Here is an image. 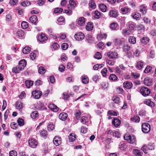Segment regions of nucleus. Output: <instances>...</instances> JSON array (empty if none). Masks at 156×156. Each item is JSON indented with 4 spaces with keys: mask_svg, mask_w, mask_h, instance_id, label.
Instances as JSON below:
<instances>
[{
    "mask_svg": "<svg viewBox=\"0 0 156 156\" xmlns=\"http://www.w3.org/2000/svg\"><path fill=\"white\" fill-rule=\"evenodd\" d=\"M129 27L132 30H134L135 28L136 24L135 23L132 22H129L128 23Z\"/></svg>",
    "mask_w": 156,
    "mask_h": 156,
    "instance_id": "e433bc0d",
    "label": "nucleus"
},
{
    "mask_svg": "<svg viewBox=\"0 0 156 156\" xmlns=\"http://www.w3.org/2000/svg\"><path fill=\"white\" fill-rule=\"evenodd\" d=\"M112 100L114 103L116 104H119L121 102L120 98L117 96H113Z\"/></svg>",
    "mask_w": 156,
    "mask_h": 156,
    "instance_id": "5701e85b",
    "label": "nucleus"
},
{
    "mask_svg": "<svg viewBox=\"0 0 156 156\" xmlns=\"http://www.w3.org/2000/svg\"><path fill=\"white\" fill-rule=\"evenodd\" d=\"M12 70L13 73H19L20 71H22V70H21L18 66L14 67L12 68Z\"/></svg>",
    "mask_w": 156,
    "mask_h": 156,
    "instance_id": "37998d69",
    "label": "nucleus"
},
{
    "mask_svg": "<svg viewBox=\"0 0 156 156\" xmlns=\"http://www.w3.org/2000/svg\"><path fill=\"white\" fill-rule=\"evenodd\" d=\"M140 11L143 15H144L147 12V9L145 6L141 5L140 7Z\"/></svg>",
    "mask_w": 156,
    "mask_h": 156,
    "instance_id": "c756f323",
    "label": "nucleus"
},
{
    "mask_svg": "<svg viewBox=\"0 0 156 156\" xmlns=\"http://www.w3.org/2000/svg\"><path fill=\"white\" fill-rule=\"evenodd\" d=\"M10 126L11 128L13 129H16L17 128V125L15 122H12Z\"/></svg>",
    "mask_w": 156,
    "mask_h": 156,
    "instance_id": "0e129e2a",
    "label": "nucleus"
},
{
    "mask_svg": "<svg viewBox=\"0 0 156 156\" xmlns=\"http://www.w3.org/2000/svg\"><path fill=\"white\" fill-rule=\"evenodd\" d=\"M53 143L56 146L60 145L61 144V138L58 136H55L53 139Z\"/></svg>",
    "mask_w": 156,
    "mask_h": 156,
    "instance_id": "423d86ee",
    "label": "nucleus"
},
{
    "mask_svg": "<svg viewBox=\"0 0 156 156\" xmlns=\"http://www.w3.org/2000/svg\"><path fill=\"white\" fill-rule=\"evenodd\" d=\"M140 92L142 95L146 97L148 96L151 93L150 90L147 87H142L140 90Z\"/></svg>",
    "mask_w": 156,
    "mask_h": 156,
    "instance_id": "7ed1b4c3",
    "label": "nucleus"
},
{
    "mask_svg": "<svg viewBox=\"0 0 156 156\" xmlns=\"http://www.w3.org/2000/svg\"><path fill=\"white\" fill-rule=\"evenodd\" d=\"M16 107L17 109L20 110L23 108V103L20 101H17L15 104Z\"/></svg>",
    "mask_w": 156,
    "mask_h": 156,
    "instance_id": "6ab92c4d",
    "label": "nucleus"
},
{
    "mask_svg": "<svg viewBox=\"0 0 156 156\" xmlns=\"http://www.w3.org/2000/svg\"><path fill=\"white\" fill-rule=\"evenodd\" d=\"M84 35L81 32L78 33L75 35V37L77 41H81L84 37Z\"/></svg>",
    "mask_w": 156,
    "mask_h": 156,
    "instance_id": "1a4fd4ad",
    "label": "nucleus"
},
{
    "mask_svg": "<svg viewBox=\"0 0 156 156\" xmlns=\"http://www.w3.org/2000/svg\"><path fill=\"white\" fill-rule=\"evenodd\" d=\"M48 39V38L46 37L45 35L43 33L39 35L38 37V39L40 42H43Z\"/></svg>",
    "mask_w": 156,
    "mask_h": 156,
    "instance_id": "9d476101",
    "label": "nucleus"
},
{
    "mask_svg": "<svg viewBox=\"0 0 156 156\" xmlns=\"http://www.w3.org/2000/svg\"><path fill=\"white\" fill-rule=\"evenodd\" d=\"M130 49V47L127 44H125L123 47V49L125 52L128 51Z\"/></svg>",
    "mask_w": 156,
    "mask_h": 156,
    "instance_id": "3c124183",
    "label": "nucleus"
},
{
    "mask_svg": "<svg viewBox=\"0 0 156 156\" xmlns=\"http://www.w3.org/2000/svg\"><path fill=\"white\" fill-rule=\"evenodd\" d=\"M140 17V14L138 13H136L135 14L132 16L133 18L137 20H139Z\"/></svg>",
    "mask_w": 156,
    "mask_h": 156,
    "instance_id": "a18cd8bd",
    "label": "nucleus"
},
{
    "mask_svg": "<svg viewBox=\"0 0 156 156\" xmlns=\"http://www.w3.org/2000/svg\"><path fill=\"white\" fill-rule=\"evenodd\" d=\"M99 8L102 12H105L106 11V6L103 4H101L100 5Z\"/></svg>",
    "mask_w": 156,
    "mask_h": 156,
    "instance_id": "a19ab883",
    "label": "nucleus"
},
{
    "mask_svg": "<svg viewBox=\"0 0 156 156\" xmlns=\"http://www.w3.org/2000/svg\"><path fill=\"white\" fill-rule=\"evenodd\" d=\"M62 10L63 9L61 8H56L55 9L54 12L55 13H60Z\"/></svg>",
    "mask_w": 156,
    "mask_h": 156,
    "instance_id": "69168bd1",
    "label": "nucleus"
},
{
    "mask_svg": "<svg viewBox=\"0 0 156 156\" xmlns=\"http://www.w3.org/2000/svg\"><path fill=\"white\" fill-rule=\"evenodd\" d=\"M141 128L142 132L145 133H149L151 129V126L147 123H143L141 125Z\"/></svg>",
    "mask_w": 156,
    "mask_h": 156,
    "instance_id": "f03ea898",
    "label": "nucleus"
},
{
    "mask_svg": "<svg viewBox=\"0 0 156 156\" xmlns=\"http://www.w3.org/2000/svg\"><path fill=\"white\" fill-rule=\"evenodd\" d=\"M121 121L117 118H115L112 122V124L115 127H117L121 124Z\"/></svg>",
    "mask_w": 156,
    "mask_h": 156,
    "instance_id": "f8f14e48",
    "label": "nucleus"
},
{
    "mask_svg": "<svg viewBox=\"0 0 156 156\" xmlns=\"http://www.w3.org/2000/svg\"><path fill=\"white\" fill-rule=\"evenodd\" d=\"M50 108L54 112H57L58 110V108L54 104H51L50 105Z\"/></svg>",
    "mask_w": 156,
    "mask_h": 156,
    "instance_id": "4c0bfd02",
    "label": "nucleus"
},
{
    "mask_svg": "<svg viewBox=\"0 0 156 156\" xmlns=\"http://www.w3.org/2000/svg\"><path fill=\"white\" fill-rule=\"evenodd\" d=\"M21 5L23 6H29L30 5V2L29 1L23 2L21 3Z\"/></svg>",
    "mask_w": 156,
    "mask_h": 156,
    "instance_id": "09e8293b",
    "label": "nucleus"
},
{
    "mask_svg": "<svg viewBox=\"0 0 156 156\" xmlns=\"http://www.w3.org/2000/svg\"><path fill=\"white\" fill-rule=\"evenodd\" d=\"M30 48L28 47H26L23 49V52L24 54H28L30 51Z\"/></svg>",
    "mask_w": 156,
    "mask_h": 156,
    "instance_id": "ea45409f",
    "label": "nucleus"
},
{
    "mask_svg": "<svg viewBox=\"0 0 156 156\" xmlns=\"http://www.w3.org/2000/svg\"><path fill=\"white\" fill-rule=\"evenodd\" d=\"M109 15L110 17H116L117 16V12L113 10H111L109 11Z\"/></svg>",
    "mask_w": 156,
    "mask_h": 156,
    "instance_id": "7c9ffc66",
    "label": "nucleus"
},
{
    "mask_svg": "<svg viewBox=\"0 0 156 156\" xmlns=\"http://www.w3.org/2000/svg\"><path fill=\"white\" fill-rule=\"evenodd\" d=\"M26 86L28 88H30L33 84V82L31 80H27L25 82Z\"/></svg>",
    "mask_w": 156,
    "mask_h": 156,
    "instance_id": "c9c22d12",
    "label": "nucleus"
},
{
    "mask_svg": "<svg viewBox=\"0 0 156 156\" xmlns=\"http://www.w3.org/2000/svg\"><path fill=\"white\" fill-rule=\"evenodd\" d=\"M85 39L89 43H92L94 41V38L91 35L87 34L85 37Z\"/></svg>",
    "mask_w": 156,
    "mask_h": 156,
    "instance_id": "4468645a",
    "label": "nucleus"
},
{
    "mask_svg": "<svg viewBox=\"0 0 156 156\" xmlns=\"http://www.w3.org/2000/svg\"><path fill=\"white\" fill-rule=\"evenodd\" d=\"M33 96L36 99L39 98L42 95V92L38 90L33 91L32 93Z\"/></svg>",
    "mask_w": 156,
    "mask_h": 156,
    "instance_id": "39448f33",
    "label": "nucleus"
},
{
    "mask_svg": "<svg viewBox=\"0 0 156 156\" xmlns=\"http://www.w3.org/2000/svg\"><path fill=\"white\" fill-rule=\"evenodd\" d=\"M94 14V17L95 18H97V19H98L99 18V17L101 16V14H100V13L98 11H95Z\"/></svg>",
    "mask_w": 156,
    "mask_h": 156,
    "instance_id": "4d7b16f0",
    "label": "nucleus"
},
{
    "mask_svg": "<svg viewBox=\"0 0 156 156\" xmlns=\"http://www.w3.org/2000/svg\"><path fill=\"white\" fill-rule=\"evenodd\" d=\"M85 22V18L83 17H81L79 19L77 23L80 26H82L84 25Z\"/></svg>",
    "mask_w": 156,
    "mask_h": 156,
    "instance_id": "f3484780",
    "label": "nucleus"
},
{
    "mask_svg": "<svg viewBox=\"0 0 156 156\" xmlns=\"http://www.w3.org/2000/svg\"><path fill=\"white\" fill-rule=\"evenodd\" d=\"M144 83L147 86H151L152 85L151 80L149 77H146L144 79Z\"/></svg>",
    "mask_w": 156,
    "mask_h": 156,
    "instance_id": "dca6fc26",
    "label": "nucleus"
},
{
    "mask_svg": "<svg viewBox=\"0 0 156 156\" xmlns=\"http://www.w3.org/2000/svg\"><path fill=\"white\" fill-rule=\"evenodd\" d=\"M90 121V119L89 118H87L85 116H83L82 117L80 121L83 124H87Z\"/></svg>",
    "mask_w": 156,
    "mask_h": 156,
    "instance_id": "a211bd4d",
    "label": "nucleus"
},
{
    "mask_svg": "<svg viewBox=\"0 0 156 156\" xmlns=\"http://www.w3.org/2000/svg\"><path fill=\"white\" fill-rule=\"evenodd\" d=\"M113 42L115 45L121 44H122V41L120 39H119L116 38L114 40Z\"/></svg>",
    "mask_w": 156,
    "mask_h": 156,
    "instance_id": "6e6d98bb",
    "label": "nucleus"
},
{
    "mask_svg": "<svg viewBox=\"0 0 156 156\" xmlns=\"http://www.w3.org/2000/svg\"><path fill=\"white\" fill-rule=\"evenodd\" d=\"M110 28L112 30H117L118 29V24L116 23H112L110 24Z\"/></svg>",
    "mask_w": 156,
    "mask_h": 156,
    "instance_id": "473e14b6",
    "label": "nucleus"
},
{
    "mask_svg": "<svg viewBox=\"0 0 156 156\" xmlns=\"http://www.w3.org/2000/svg\"><path fill=\"white\" fill-rule=\"evenodd\" d=\"M97 47L100 49H103L104 48V44L102 42H99L97 45Z\"/></svg>",
    "mask_w": 156,
    "mask_h": 156,
    "instance_id": "13d9d810",
    "label": "nucleus"
},
{
    "mask_svg": "<svg viewBox=\"0 0 156 156\" xmlns=\"http://www.w3.org/2000/svg\"><path fill=\"white\" fill-rule=\"evenodd\" d=\"M37 21V17L35 15H33L30 18L29 22L32 23H35Z\"/></svg>",
    "mask_w": 156,
    "mask_h": 156,
    "instance_id": "c85d7f7f",
    "label": "nucleus"
},
{
    "mask_svg": "<svg viewBox=\"0 0 156 156\" xmlns=\"http://www.w3.org/2000/svg\"><path fill=\"white\" fill-rule=\"evenodd\" d=\"M108 114L112 115L115 116H117L118 114V112L117 111H115L113 110H110L108 111Z\"/></svg>",
    "mask_w": 156,
    "mask_h": 156,
    "instance_id": "f704fd0d",
    "label": "nucleus"
},
{
    "mask_svg": "<svg viewBox=\"0 0 156 156\" xmlns=\"http://www.w3.org/2000/svg\"><path fill=\"white\" fill-rule=\"evenodd\" d=\"M127 147L126 144L123 142H121L119 144V148L122 151H125Z\"/></svg>",
    "mask_w": 156,
    "mask_h": 156,
    "instance_id": "aec40b11",
    "label": "nucleus"
},
{
    "mask_svg": "<svg viewBox=\"0 0 156 156\" xmlns=\"http://www.w3.org/2000/svg\"><path fill=\"white\" fill-rule=\"evenodd\" d=\"M38 116V112L37 111L33 112L31 113L30 116L33 119H36Z\"/></svg>",
    "mask_w": 156,
    "mask_h": 156,
    "instance_id": "2f4dec72",
    "label": "nucleus"
},
{
    "mask_svg": "<svg viewBox=\"0 0 156 156\" xmlns=\"http://www.w3.org/2000/svg\"><path fill=\"white\" fill-rule=\"evenodd\" d=\"M89 7L92 9H94L96 7V5L94 1L90 0L89 3Z\"/></svg>",
    "mask_w": 156,
    "mask_h": 156,
    "instance_id": "79ce46f5",
    "label": "nucleus"
},
{
    "mask_svg": "<svg viewBox=\"0 0 156 156\" xmlns=\"http://www.w3.org/2000/svg\"><path fill=\"white\" fill-rule=\"evenodd\" d=\"M94 57L95 58L100 59L102 58V55L99 52H97L94 56Z\"/></svg>",
    "mask_w": 156,
    "mask_h": 156,
    "instance_id": "8fccbe9b",
    "label": "nucleus"
},
{
    "mask_svg": "<svg viewBox=\"0 0 156 156\" xmlns=\"http://www.w3.org/2000/svg\"><path fill=\"white\" fill-rule=\"evenodd\" d=\"M76 135L74 133H70L69 136V141L73 142L75 140Z\"/></svg>",
    "mask_w": 156,
    "mask_h": 156,
    "instance_id": "bb28decb",
    "label": "nucleus"
},
{
    "mask_svg": "<svg viewBox=\"0 0 156 156\" xmlns=\"http://www.w3.org/2000/svg\"><path fill=\"white\" fill-rule=\"evenodd\" d=\"M17 153L16 151L14 150H12L9 152L10 156H16Z\"/></svg>",
    "mask_w": 156,
    "mask_h": 156,
    "instance_id": "e2e57ef3",
    "label": "nucleus"
},
{
    "mask_svg": "<svg viewBox=\"0 0 156 156\" xmlns=\"http://www.w3.org/2000/svg\"><path fill=\"white\" fill-rule=\"evenodd\" d=\"M54 128V126L51 123L48 124L47 129L48 131H51Z\"/></svg>",
    "mask_w": 156,
    "mask_h": 156,
    "instance_id": "c03bdc74",
    "label": "nucleus"
},
{
    "mask_svg": "<svg viewBox=\"0 0 156 156\" xmlns=\"http://www.w3.org/2000/svg\"><path fill=\"white\" fill-rule=\"evenodd\" d=\"M62 48L63 50H66L68 47V45L66 43H63L62 45Z\"/></svg>",
    "mask_w": 156,
    "mask_h": 156,
    "instance_id": "680f3d73",
    "label": "nucleus"
},
{
    "mask_svg": "<svg viewBox=\"0 0 156 156\" xmlns=\"http://www.w3.org/2000/svg\"><path fill=\"white\" fill-rule=\"evenodd\" d=\"M123 86L124 88L130 89L133 87V84L131 82L126 81L123 83Z\"/></svg>",
    "mask_w": 156,
    "mask_h": 156,
    "instance_id": "ddd939ff",
    "label": "nucleus"
},
{
    "mask_svg": "<svg viewBox=\"0 0 156 156\" xmlns=\"http://www.w3.org/2000/svg\"><path fill=\"white\" fill-rule=\"evenodd\" d=\"M82 81L83 83L87 84L88 83L89 80L87 77L83 76L82 77Z\"/></svg>",
    "mask_w": 156,
    "mask_h": 156,
    "instance_id": "603ef678",
    "label": "nucleus"
},
{
    "mask_svg": "<svg viewBox=\"0 0 156 156\" xmlns=\"http://www.w3.org/2000/svg\"><path fill=\"white\" fill-rule=\"evenodd\" d=\"M45 72V70L44 68L42 66L39 67L38 70V73L40 74H43Z\"/></svg>",
    "mask_w": 156,
    "mask_h": 156,
    "instance_id": "49530a36",
    "label": "nucleus"
},
{
    "mask_svg": "<svg viewBox=\"0 0 156 156\" xmlns=\"http://www.w3.org/2000/svg\"><path fill=\"white\" fill-rule=\"evenodd\" d=\"M129 42L133 44H134L136 43V41L135 37L133 36H132L129 37L128 39Z\"/></svg>",
    "mask_w": 156,
    "mask_h": 156,
    "instance_id": "cd10ccee",
    "label": "nucleus"
},
{
    "mask_svg": "<svg viewBox=\"0 0 156 156\" xmlns=\"http://www.w3.org/2000/svg\"><path fill=\"white\" fill-rule=\"evenodd\" d=\"M109 79L113 81H115L117 79V77L115 75L112 74L110 75Z\"/></svg>",
    "mask_w": 156,
    "mask_h": 156,
    "instance_id": "de8ad7c7",
    "label": "nucleus"
},
{
    "mask_svg": "<svg viewBox=\"0 0 156 156\" xmlns=\"http://www.w3.org/2000/svg\"><path fill=\"white\" fill-rule=\"evenodd\" d=\"M68 117V115L67 113L65 112H62L60 113L59 115V119L62 120H65Z\"/></svg>",
    "mask_w": 156,
    "mask_h": 156,
    "instance_id": "2eb2a0df",
    "label": "nucleus"
},
{
    "mask_svg": "<svg viewBox=\"0 0 156 156\" xmlns=\"http://www.w3.org/2000/svg\"><path fill=\"white\" fill-rule=\"evenodd\" d=\"M69 3V6L68 7V9L64 10V12L69 15L72 14V9H74L77 6V2L74 0H70Z\"/></svg>",
    "mask_w": 156,
    "mask_h": 156,
    "instance_id": "f257e3e1",
    "label": "nucleus"
},
{
    "mask_svg": "<svg viewBox=\"0 0 156 156\" xmlns=\"http://www.w3.org/2000/svg\"><path fill=\"white\" fill-rule=\"evenodd\" d=\"M26 65L27 62L26 60L23 59L19 62L18 66L19 67L20 69L22 70L26 66Z\"/></svg>",
    "mask_w": 156,
    "mask_h": 156,
    "instance_id": "9b49d317",
    "label": "nucleus"
},
{
    "mask_svg": "<svg viewBox=\"0 0 156 156\" xmlns=\"http://www.w3.org/2000/svg\"><path fill=\"white\" fill-rule=\"evenodd\" d=\"M17 35L20 38H22L23 37V36H24V33L22 30H20L17 31Z\"/></svg>",
    "mask_w": 156,
    "mask_h": 156,
    "instance_id": "58836bf2",
    "label": "nucleus"
},
{
    "mask_svg": "<svg viewBox=\"0 0 156 156\" xmlns=\"http://www.w3.org/2000/svg\"><path fill=\"white\" fill-rule=\"evenodd\" d=\"M19 125L20 126H23L24 124V121L23 119L19 118L17 120Z\"/></svg>",
    "mask_w": 156,
    "mask_h": 156,
    "instance_id": "5fc2aeb1",
    "label": "nucleus"
},
{
    "mask_svg": "<svg viewBox=\"0 0 156 156\" xmlns=\"http://www.w3.org/2000/svg\"><path fill=\"white\" fill-rule=\"evenodd\" d=\"M101 72L103 76H106V74L107 72V69L106 68H104L101 71Z\"/></svg>",
    "mask_w": 156,
    "mask_h": 156,
    "instance_id": "bf43d9fd",
    "label": "nucleus"
},
{
    "mask_svg": "<svg viewBox=\"0 0 156 156\" xmlns=\"http://www.w3.org/2000/svg\"><path fill=\"white\" fill-rule=\"evenodd\" d=\"M152 69V68L150 66H147L145 70L144 71V72L145 73H147L151 72Z\"/></svg>",
    "mask_w": 156,
    "mask_h": 156,
    "instance_id": "338daca9",
    "label": "nucleus"
},
{
    "mask_svg": "<svg viewBox=\"0 0 156 156\" xmlns=\"http://www.w3.org/2000/svg\"><path fill=\"white\" fill-rule=\"evenodd\" d=\"M106 62L110 66H113L115 64V62L114 61L109 59L107 60Z\"/></svg>",
    "mask_w": 156,
    "mask_h": 156,
    "instance_id": "774afa93",
    "label": "nucleus"
},
{
    "mask_svg": "<svg viewBox=\"0 0 156 156\" xmlns=\"http://www.w3.org/2000/svg\"><path fill=\"white\" fill-rule=\"evenodd\" d=\"M149 39L147 37H143L141 39V43L144 44H146L149 41Z\"/></svg>",
    "mask_w": 156,
    "mask_h": 156,
    "instance_id": "393cba45",
    "label": "nucleus"
},
{
    "mask_svg": "<svg viewBox=\"0 0 156 156\" xmlns=\"http://www.w3.org/2000/svg\"><path fill=\"white\" fill-rule=\"evenodd\" d=\"M143 62L141 61H138L136 64V67L137 69L141 70L143 68Z\"/></svg>",
    "mask_w": 156,
    "mask_h": 156,
    "instance_id": "a878e982",
    "label": "nucleus"
},
{
    "mask_svg": "<svg viewBox=\"0 0 156 156\" xmlns=\"http://www.w3.org/2000/svg\"><path fill=\"white\" fill-rule=\"evenodd\" d=\"M125 140H127V141L130 143L133 144L136 141V138L134 135H125L124 136Z\"/></svg>",
    "mask_w": 156,
    "mask_h": 156,
    "instance_id": "20e7f679",
    "label": "nucleus"
},
{
    "mask_svg": "<svg viewBox=\"0 0 156 156\" xmlns=\"http://www.w3.org/2000/svg\"><path fill=\"white\" fill-rule=\"evenodd\" d=\"M107 55L110 58L114 59L117 58L118 55L116 52L109 51L108 52Z\"/></svg>",
    "mask_w": 156,
    "mask_h": 156,
    "instance_id": "6e6552de",
    "label": "nucleus"
},
{
    "mask_svg": "<svg viewBox=\"0 0 156 156\" xmlns=\"http://www.w3.org/2000/svg\"><path fill=\"white\" fill-rule=\"evenodd\" d=\"M144 103L147 105L151 107H153L154 106V103L150 100H147L144 101Z\"/></svg>",
    "mask_w": 156,
    "mask_h": 156,
    "instance_id": "b1692460",
    "label": "nucleus"
},
{
    "mask_svg": "<svg viewBox=\"0 0 156 156\" xmlns=\"http://www.w3.org/2000/svg\"><path fill=\"white\" fill-rule=\"evenodd\" d=\"M86 30L90 31L92 30L93 28V23L92 22L88 23L86 26Z\"/></svg>",
    "mask_w": 156,
    "mask_h": 156,
    "instance_id": "412c9836",
    "label": "nucleus"
},
{
    "mask_svg": "<svg viewBox=\"0 0 156 156\" xmlns=\"http://www.w3.org/2000/svg\"><path fill=\"white\" fill-rule=\"evenodd\" d=\"M21 25L22 28L23 29H26L28 27L27 23L25 22H23L21 23Z\"/></svg>",
    "mask_w": 156,
    "mask_h": 156,
    "instance_id": "864d4df0",
    "label": "nucleus"
},
{
    "mask_svg": "<svg viewBox=\"0 0 156 156\" xmlns=\"http://www.w3.org/2000/svg\"><path fill=\"white\" fill-rule=\"evenodd\" d=\"M28 143L30 146L33 148H36L37 144V142L34 139H31L29 140Z\"/></svg>",
    "mask_w": 156,
    "mask_h": 156,
    "instance_id": "0eeeda50",
    "label": "nucleus"
},
{
    "mask_svg": "<svg viewBox=\"0 0 156 156\" xmlns=\"http://www.w3.org/2000/svg\"><path fill=\"white\" fill-rule=\"evenodd\" d=\"M131 120L134 122H138L140 121V118L138 116H134L131 118Z\"/></svg>",
    "mask_w": 156,
    "mask_h": 156,
    "instance_id": "72a5a7b5",
    "label": "nucleus"
},
{
    "mask_svg": "<svg viewBox=\"0 0 156 156\" xmlns=\"http://www.w3.org/2000/svg\"><path fill=\"white\" fill-rule=\"evenodd\" d=\"M133 154L136 156H142L143 153L140 150L137 149H134L133 151Z\"/></svg>",
    "mask_w": 156,
    "mask_h": 156,
    "instance_id": "4be33fe9",
    "label": "nucleus"
},
{
    "mask_svg": "<svg viewBox=\"0 0 156 156\" xmlns=\"http://www.w3.org/2000/svg\"><path fill=\"white\" fill-rule=\"evenodd\" d=\"M52 47L55 50H56L59 48V46L57 43H54L52 44Z\"/></svg>",
    "mask_w": 156,
    "mask_h": 156,
    "instance_id": "052dcab7",
    "label": "nucleus"
}]
</instances>
